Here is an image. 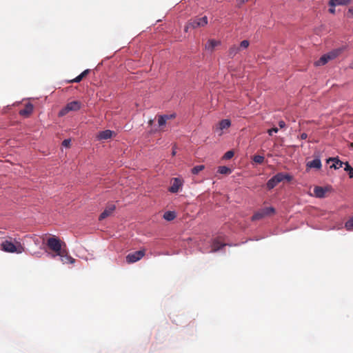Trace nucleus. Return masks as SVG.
Instances as JSON below:
<instances>
[{
	"label": "nucleus",
	"instance_id": "f257e3e1",
	"mask_svg": "<svg viewBox=\"0 0 353 353\" xmlns=\"http://www.w3.org/2000/svg\"><path fill=\"white\" fill-rule=\"evenodd\" d=\"M47 246L54 253L51 254L52 258L57 256L58 253L61 252L65 247V243H62L61 240L55 236L50 237L47 240Z\"/></svg>",
	"mask_w": 353,
	"mask_h": 353
},
{
	"label": "nucleus",
	"instance_id": "f03ea898",
	"mask_svg": "<svg viewBox=\"0 0 353 353\" xmlns=\"http://www.w3.org/2000/svg\"><path fill=\"white\" fill-rule=\"evenodd\" d=\"M292 180V175L283 172H279L275 176H274L273 177L268 180L266 184L267 188L268 190H272L281 182H283L284 181L290 182Z\"/></svg>",
	"mask_w": 353,
	"mask_h": 353
},
{
	"label": "nucleus",
	"instance_id": "7ed1b4c3",
	"mask_svg": "<svg viewBox=\"0 0 353 353\" xmlns=\"http://www.w3.org/2000/svg\"><path fill=\"white\" fill-rule=\"evenodd\" d=\"M1 249L6 252L10 253L16 252L21 254L24 252V248L21 245L20 243L17 242V245H15L8 240L4 241L1 243Z\"/></svg>",
	"mask_w": 353,
	"mask_h": 353
},
{
	"label": "nucleus",
	"instance_id": "20e7f679",
	"mask_svg": "<svg viewBox=\"0 0 353 353\" xmlns=\"http://www.w3.org/2000/svg\"><path fill=\"white\" fill-rule=\"evenodd\" d=\"M342 52L341 49H336L328 53L323 54L319 60L315 62V65L321 66L325 65L329 61L337 57Z\"/></svg>",
	"mask_w": 353,
	"mask_h": 353
},
{
	"label": "nucleus",
	"instance_id": "39448f33",
	"mask_svg": "<svg viewBox=\"0 0 353 353\" xmlns=\"http://www.w3.org/2000/svg\"><path fill=\"white\" fill-rule=\"evenodd\" d=\"M275 213V209L272 207L264 208L257 211L252 216V221L260 220L265 216H271Z\"/></svg>",
	"mask_w": 353,
	"mask_h": 353
},
{
	"label": "nucleus",
	"instance_id": "423d86ee",
	"mask_svg": "<svg viewBox=\"0 0 353 353\" xmlns=\"http://www.w3.org/2000/svg\"><path fill=\"white\" fill-rule=\"evenodd\" d=\"M81 108V103L79 101H73L68 103L59 113V116L62 117L70 111H77Z\"/></svg>",
	"mask_w": 353,
	"mask_h": 353
},
{
	"label": "nucleus",
	"instance_id": "0eeeda50",
	"mask_svg": "<svg viewBox=\"0 0 353 353\" xmlns=\"http://www.w3.org/2000/svg\"><path fill=\"white\" fill-rule=\"evenodd\" d=\"M145 256V250H139L132 253L128 254L126 256V261L128 263H135L140 259H141Z\"/></svg>",
	"mask_w": 353,
	"mask_h": 353
},
{
	"label": "nucleus",
	"instance_id": "6e6552de",
	"mask_svg": "<svg viewBox=\"0 0 353 353\" xmlns=\"http://www.w3.org/2000/svg\"><path fill=\"white\" fill-rule=\"evenodd\" d=\"M208 23V17L204 16L203 17H195L190 20V25L192 26V28H197L203 27Z\"/></svg>",
	"mask_w": 353,
	"mask_h": 353
},
{
	"label": "nucleus",
	"instance_id": "1a4fd4ad",
	"mask_svg": "<svg viewBox=\"0 0 353 353\" xmlns=\"http://www.w3.org/2000/svg\"><path fill=\"white\" fill-rule=\"evenodd\" d=\"M57 256L60 257V260L63 263L72 264L75 261V259L68 254L66 247L61 252L58 253Z\"/></svg>",
	"mask_w": 353,
	"mask_h": 353
},
{
	"label": "nucleus",
	"instance_id": "9d476101",
	"mask_svg": "<svg viewBox=\"0 0 353 353\" xmlns=\"http://www.w3.org/2000/svg\"><path fill=\"white\" fill-rule=\"evenodd\" d=\"M182 185L181 181L179 178H174L172 185L169 188V191L172 193L177 192Z\"/></svg>",
	"mask_w": 353,
	"mask_h": 353
},
{
	"label": "nucleus",
	"instance_id": "9b49d317",
	"mask_svg": "<svg viewBox=\"0 0 353 353\" xmlns=\"http://www.w3.org/2000/svg\"><path fill=\"white\" fill-rule=\"evenodd\" d=\"M115 210V205L114 204H110L106 207L104 211L100 214L99 220H103L106 217L109 216L112 212Z\"/></svg>",
	"mask_w": 353,
	"mask_h": 353
},
{
	"label": "nucleus",
	"instance_id": "f8f14e48",
	"mask_svg": "<svg viewBox=\"0 0 353 353\" xmlns=\"http://www.w3.org/2000/svg\"><path fill=\"white\" fill-rule=\"evenodd\" d=\"M306 166L307 168H315L319 170L321 168L322 164L320 159L316 158L312 161L307 162Z\"/></svg>",
	"mask_w": 353,
	"mask_h": 353
},
{
	"label": "nucleus",
	"instance_id": "ddd939ff",
	"mask_svg": "<svg viewBox=\"0 0 353 353\" xmlns=\"http://www.w3.org/2000/svg\"><path fill=\"white\" fill-rule=\"evenodd\" d=\"M33 111V105L28 103L26 105L25 108L19 111V114L28 117Z\"/></svg>",
	"mask_w": 353,
	"mask_h": 353
},
{
	"label": "nucleus",
	"instance_id": "4468645a",
	"mask_svg": "<svg viewBox=\"0 0 353 353\" xmlns=\"http://www.w3.org/2000/svg\"><path fill=\"white\" fill-rule=\"evenodd\" d=\"M113 132L110 130H105L100 132L97 135V139L99 140H106L112 137Z\"/></svg>",
	"mask_w": 353,
	"mask_h": 353
},
{
	"label": "nucleus",
	"instance_id": "2eb2a0df",
	"mask_svg": "<svg viewBox=\"0 0 353 353\" xmlns=\"http://www.w3.org/2000/svg\"><path fill=\"white\" fill-rule=\"evenodd\" d=\"M225 245V243H223L219 238H216L212 242V252H216Z\"/></svg>",
	"mask_w": 353,
	"mask_h": 353
},
{
	"label": "nucleus",
	"instance_id": "dca6fc26",
	"mask_svg": "<svg viewBox=\"0 0 353 353\" xmlns=\"http://www.w3.org/2000/svg\"><path fill=\"white\" fill-rule=\"evenodd\" d=\"M351 0H330L329 1V6L331 7H335L336 6H345L350 3Z\"/></svg>",
	"mask_w": 353,
	"mask_h": 353
},
{
	"label": "nucleus",
	"instance_id": "f3484780",
	"mask_svg": "<svg viewBox=\"0 0 353 353\" xmlns=\"http://www.w3.org/2000/svg\"><path fill=\"white\" fill-rule=\"evenodd\" d=\"M231 122L229 119H223L219 123V126L216 130H219L221 131L228 129L230 127Z\"/></svg>",
	"mask_w": 353,
	"mask_h": 353
},
{
	"label": "nucleus",
	"instance_id": "a211bd4d",
	"mask_svg": "<svg viewBox=\"0 0 353 353\" xmlns=\"http://www.w3.org/2000/svg\"><path fill=\"white\" fill-rule=\"evenodd\" d=\"M326 190L320 186H316L314 188V193L318 198H323L325 196Z\"/></svg>",
	"mask_w": 353,
	"mask_h": 353
},
{
	"label": "nucleus",
	"instance_id": "6ab92c4d",
	"mask_svg": "<svg viewBox=\"0 0 353 353\" xmlns=\"http://www.w3.org/2000/svg\"><path fill=\"white\" fill-rule=\"evenodd\" d=\"M330 161L334 162V163L330 166V168H334V169H339L340 168H342L344 164L343 161H340L337 158H330L327 160V162L329 163Z\"/></svg>",
	"mask_w": 353,
	"mask_h": 353
},
{
	"label": "nucleus",
	"instance_id": "aec40b11",
	"mask_svg": "<svg viewBox=\"0 0 353 353\" xmlns=\"http://www.w3.org/2000/svg\"><path fill=\"white\" fill-rule=\"evenodd\" d=\"M176 218V213L174 211H167L163 214V219L170 221Z\"/></svg>",
	"mask_w": 353,
	"mask_h": 353
},
{
	"label": "nucleus",
	"instance_id": "412c9836",
	"mask_svg": "<svg viewBox=\"0 0 353 353\" xmlns=\"http://www.w3.org/2000/svg\"><path fill=\"white\" fill-rule=\"evenodd\" d=\"M218 172L222 174H230L232 170L227 166H219L218 168Z\"/></svg>",
	"mask_w": 353,
	"mask_h": 353
},
{
	"label": "nucleus",
	"instance_id": "4be33fe9",
	"mask_svg": "<svg viewBox=\"0 0 353 353\" xmlns=\"http://www.w3.org/2000/svg\"><path fill=\"white\" fill-rule=\"evenodd\" d=\"M240 50V48L236 46H233L230 48L228 54L230 57L235 56Z\"/></svg>",
	"mask_w": 353,
	"mask_h": 353
},
{
	"label": "nucleus",
	"instance_id": "5701e85b",
	"mask_svg": "<svg viewBox=\"0 0 353 353\" xmlns=\"http://www.w3.org/2000/svg\"><path fill=\"white\" fill-rule=\"evenodd\" d=\"M168 117L164 115H160L158 119V123L160 127L164 126L166 123Z\"/></svg>",
	"mask_w": 353,
	"mask_h": 353
},
{
	"label": "nucleus",
	"instance_id": "b1692460",
	"mask_svg": "<svg viewBox=\"0 0 353 353\" xmlns=\"http://www.w3.org/2000/svg\"><path fill=\"white\" fill-rule=\"evenodd\" d=\"M218 42L214 40H209L207 43L205 48L208 50H212L214 48L217 46Z\"/></svg>",
	"mask_w": 353,
	"mask_h": 353
},
{
	"label": "nucleus",
	"instance_id": "393cba45",
	"mask_svg": "<svg viewBox=\"0 0 353 353\" xmlns=\"http://www.w3.org/2000/svg\"><path fill=\"white\" fill-rule=\"evenodd\" d=\"M345 165V167L344 170L348 172L350 178H353V168L348 163V162H346Z\"/></svg>",
	"mask_w": 353,
	"mask_h": 353
},
{
	"label": "nucleus",
	"instance_id": "a878e982",
	"mask_svg": "<svg viewBox=\"0 0 353 353\" xmlns=\"http://www.w3.org/2000/svg\"><path fill=\"white\" fill-rule=\"evenodd\" d=\"M264 159H265V157L263 156H261V155H254L253 157V161L256 163H259V164H261L263 163L264 161Z\"/></svg>",
	"mask_w": 353,
	"mask_h": 353
},
{
	"label": "nucleus",
	"instance_id": "bb28decb",
	"mask_svg": "<svg viewBox=\"0 0 353 353\" xmlns=\"http://www.w3.org/2000/svg\"><path fill=\"white\" fill-rule=\"evenodd\" d=\"M204 168H205V167L203 165H199L194 166L192 169V173L193 174H197L200 171L203 170Z\"/></svg>",
	"mask_w": 353,
	"mask_h": 353
},
{
	"label": "nucleus",
	"instance_id": "cd10ccee",
	"mask_svg": "<svg viewBox=\"0 0 353 353\" xmlns=\"http://www.w3.org/2000/svg\"><path fill=\"white\" fill-rule=\"evenodd\" d=\"M345 227L347 230H352L353 229V217L349 219L345 224Z\"/></svg>",
	"mask_w": 353,
	"mask_h": 353
},
{
	"label": "nucleus",
	"instance_id": "c85d7f7f",
	"mask_svg": "<svg viewBox=\"0 0 353 353\" xmlns=\"http://www.w3.org/2000/svg\"><path fill=\"white\" fill-rule=\"evenodd\" d=\"M234 152L232 150H229L226 152L223 156L224 159H230L234 156Z\"/></svg>",
	"mask_w": 353,
	"mask_h": 353
},
{
	"label": "nucleus",
	"instance_id": "c756f323",
	"mask_svg": "<svg viewBox=\"0 0 353 353\" xmlns=\"http://www.w3.org/2000/svg\"><path fill=\"white\" fill-rule=\"evenodd\" d=\"M83 78L82 77V76L81 74H79V76H77L76 78L70 80L69 82L70 83H79L80 82Z\"/></svg>",
	"mask_w": 353,
	"mask_h": 353
},
{
	"label": "nucleus",
	"instance_id": "7c9ffc66",
	"mask_svg": "<svg viewBox=\"0 0 353 353\" xmlns=\"http://www.w3.org/2000/svg\"><path fill=\"white\" fill-rule=\"evenodd\" d=\"M249 46V41L248 40H243L240 43L239 48H247Z\"/></svg>",
	"mask_w": 353,
	"mask_h": 353
},
{
	"label": "nucleus",
	"instance_id": "2f4dec72",
	"mask_svg": "<svg viewBox=\"0 0 353 353\" xmlns=\"http://www.w3.org/2000/svg\"><path fill=\"white\" fill-rule=\"evenodd\" d=\"M70 139H65L63 141L62 145L65 148H69L70 146Z\"/></svg>",
	"mask_w": 353,
	"mask_h": 353
},
{
	"label": "nucleus",
	"instance_id": "473e14b6",
	"mask_svg": "<svg viewBox=\"0 0 353 353\" xmlns=\"http://www.w3.org/2000/svg\"><path fill=\"white\" fill-rule=\"evenodd\" d=\"M279 131L277 128H272V129H270L268 130V133L270 136H272L273 132L276 133Z\"/></svg>",
	"mask_w": 353,
	"mask_h": 353
},
{
	"label": "nucleus",
	"instance_id": "72a5a7b5",
	"mask_svg": "<svg viewBox=\"0 0 353 353\" xmlns=\"http://www.w3.org/2000/svg\"><path fill=\"white\" fill-rule=\"evenodd\" d=\"M90 70L87 69L84 70L83 72H81L80 74L82 76L83 78L85 77L90 72Z\"/></svg>",
	"mask_w": 353,
	"mask_h": 353
},
{
	"label": "nucleus",
	"instance_id": "f704fd0d",
	"mask_svg": "<svg viewBox=\"0 0 353 353\" xmlns=\"http://www.w3.org/2000/svg\"><path fill=\"white\" fill-rule=\"evenodd\" d=\"M190 28H192V26L190 25V21H188L184 28L185 32H188Z\"/></svg>",
	"mask_w": 353,
	"mask_h": 353
},
{
	"label": "nucleus",
	"instance_id": "c9c22d12",
	"mask_svg": "<svg viewBox=\"0 0 353 353\" xmlns=\"http://www.w3.org/2000/svg\"><path fill=\"white\" fill-rule=\"evenodd\" d=\"M279 126L280 127V128H283L285 127V123L283 121H280L279 122Z\"/></svg>",
	"mask_w": 353,
	"mask_h": 353
},
{
	"label": "nucleus",
	"instance_id": "e433bc0d",
	"mask_svg": "<svg viewBox=\"0 0 353 353\" xmlns=\"http://www.w3.org/2000/svg\"><path fill=\"white\" fill-rule=\"evenodd\" d=\"M300 138L303 140H305L307 138V134L306 133H302L300 136Z\"/></svg>",
	"mask_w": 353,
	"mask_h": 353
},
{
	"label": "nucleus",
	"instance_id": "4c0bfd02",
	"mask_svg": "<svg viewBox=\"0 0 353 353\" xmlns=\"http://www.w3.org/2000/svg\"><path fill=\"white\" fill-rule=\"evenodd\" d=\"M329 12L332 14H334L335 13V9H334V7H332L329 9Z\"/></svg>",
	"mask_w": 353,
	"mask_h": 353
},
{
	"label": "nucleus",
	"instance_id": "58836bf2",
	"mask_svg": "<svg viewBox=\"0 0 353 353\" xmlns=\"http://www.w3.org/2000/svg\"><path fill=\"white\" fill-rule=\"evenodd\" d=\"M164 116H167L168 117V119H173L175 117V115L174 114H164Z\"/></svg>",
	"mask_w": 353,
	"mask_h": 353
},
{
	"label": "nucleus",
	"instance_id": "ea45409f",
	"mask_svg": "<svg viewBox=\"0 0 353 353\" xmlns=\"http://www.w3.org/2000/svg\"><path fill=\"white\" fill-rule=\"evenodd\" d=\"M348 12L350 13L352 16H353V7L349 8Z\"/></svg>",
	"mask_w": 353,
	"mask_h": 353
},
{
	"label": "nucleus",
	"instance_id": "a19ab883",
	"mask_svg": "<svg viewBox=\"0 0 353 353\" xmlns=\"http://www.w3.org/2000/svg\"><path fill=\"white\" fill-rule=\"evenodd\" d=\"M248 0H238V1L240 3H244L245 2H247Z\"/></svg>",
	"mask_w": 353,
	"mask_h": 353
},
{
	"label": "nucleus",
	"instance_id": "79ce46f5",
	"mask_svg": "<svg viewBox=\"0 0 353 353\" xmlns=\"http://www.w3.org/2000/svg\"><path fill=\"white\" fill-rule=\"evenodd\" d=\"M350 148H353V142L350 143Z\"/></svg>",
	"mask_w": 353,
	"mask_h": 353
},
{
	"label": "nucleus",
	"instance_id": "37998d69",
	"mask_svg": "<svg viewBox=\"0 0 353 353\" xmlns=\"http://www.w3.org/2000/svg\"><path fill=\"white\" fill-rule=\"evenodd\" d=\"M152 122H153L152 120H150L148 123H149L150 125H152Z\"/></svg>",
	"mask_w": 353,
	"mask_h": 353
},
{
	"label": "nucleus",
	"instance_id": "c03bdc74",
	"mask_svg": "<svg viewBox=\"0 0 353 353\" xmlns=\"http://www.w3.org/2000/svg\"><path fill=\"white\" fill-rule=\"evenodd\" d=\"M175 154H176L175 151H174V150H173V152H172V155L174 156V155H175Z\"/></svg>",
	"mask_w": 353,
	"mask_h": 353
},
{
	"label": "nucleus",
	"instance_id": "a18cd8bd",
	"mask_svg": "<svg viewBox=\"0 0 353 353\" xmlns=\"http://www.w3.org/2000/svg\"><path fill=\"white\" fill-rule=\"evenodd\" d=\"M38 239L37 240H34V243H37V241Z\"/></svg>",
	"mask_w": 353,
	"mask_h": 353
}]
</instances>
